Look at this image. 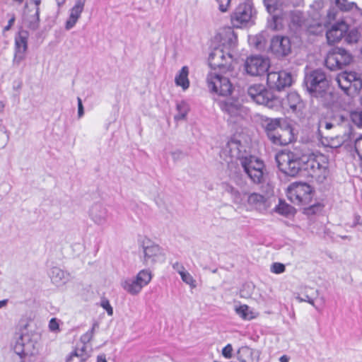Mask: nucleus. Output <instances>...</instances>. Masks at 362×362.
Masks as SVG:
<instances>
[{
    "mask_svg": "<svg viewBox=\"0 0 362 362\" xmlns=\"http://www.w3.org/2000/svg\"><path fill=\"white\" fill-rule=\"evenodd\" d=\"M352 61V56L346 50L336 47L331 50L325 59V64L330 70L341 69Z\"/></svg>",
    "mask_w": 362,
    "mask_h": 362,
    "instance_id": "obj_12",
    "label": "nucleus"
},
{
    "mask_svg": "<svg viewBox=\"0 0 362 362\" xmlns=\"http://www.w3.org/2000/svg\"><path fill=\"white\" fill-rule=\"evenodd\" d=\"M354 148L360 160H362V135L356 139L354 141Z\"/></svg>",
    "mask_w": 362,
    "mask_h": 362,
    "instance_id": "obj_45",
    "label": "nucleus"
},
{
    "mask_svg": "<svg viewBox=\"0 0 362 362\" xmlns=\"http://www.w3.org/2000/svg\"><path fill=\"white\" fill-rule=\"evenodd\" d=\"M172 267L180 275L186 270L184 265L179 262L173 263Z\"/></svg>",
    "mask_w": 362,
    "mask_h": 362,
    "instance_id": "obj_50",
    "label": "nucleus"
},
{
    "mask_svg": "<svg viewBox=\"0 0 362 362\" xmlns=\"http://www.w3.org/2000/svg\"><path fill=\"white\" fill-rule=\"evenodd\" d=\"M269 66V59L260 55L249 57L245 62L246 72L253 76L264 74L268 71Z\"/></svg>",
    "mask_w": 362,
    "mask_h": 362,
    "instance_id": "obj_13",
    "label": "nucleus"
},
{
    "mask_svg": "<svg viewBox=\"0 0 362 362\" xmlns=\"http://www.w3.org/2000/svg\"><path fill=\"white\" fill-rule=\"evenodd\" d=\"M152 279L151 273L146 269L140 271L135 278H127L122 281L121 286L131 295H137Z\"/></svg>",
    "mask_w": 362,
    "mask_h": 362,
    "instance_id": "obj_8",
    "label": "nucleus"
},
{
    "mask_svg": "<svg viewBox=\"0 0 362 362\" xmlns=\"http://www.w3.org/2000/svg\"><path fill=\"white\" fill-rule=\"evenodd\" d=\"M351 121L358 127H362V111H354L350 115Z\"/></svg>",
    "mask_w": 362,
    "mask_h": 362,
    "instance_id": "obj_41",
    "label": "nucleus"
},
{
    "mask_svg": "<svg viewBox=\"0 0 362 362\" xmlns=\"http://www.w3.org/2000/svg\"><path fill=\"white\" fill-rule=\"evenodd\" d=\"M110 213L107 206L101 203L93 204L89 209V216L91 221L97 226L105 225Z\"/></svg>",
    "mask_w": 362,
    "mask_h": 362,
    "instance_id": "obj_21",
    "label": "nucleus"
},
{
    "mask_svg": "<svg viewBox=\"0 0 362 362\" xmlns=\"http://www.w3.org/2000/svg\"><path fill=\"white\" fill-rule=\"evenodd\" d=\"M144 264L152 265L158 262L163 256L161 248L150 240L143 242Z\"/></svg>",
    "mask_w": 362,
    "mask_h": 362,
    "instance_id": "obj_20",
    "label": "nucleus"
},
{
    "mask_svg": "<svg viewBox=\"0 0 362 362\" xmlns=\"http://www.w3.org/2000/svg\"><path fill=\"white\" fill-rule=\"evenodd\" d=\"M247 94L257 104L271 106L272 95L266 89L264 86L262 84L250 86L248 88Z\"/></svg>",
    "mask_w": 362,
    "mask_h": 362,
    "instance_id": "obj_19",
    "label": "nucleus"
},
{
    "mask_svg": "<svg viewBox=\"0 0 362 362\" xmlns=\"http://www.w3.org/2000/svg\"><path fill=\"white\" fill-rule=\"evenodd\" d=\"M332 126H333L332 124L329 123V122H327L326 124H325V127L327 129H331L332 127Z\"/></svg>",
    "mask_w": 362,
    "mask_h": 362,
    "instance_id": "obj_58",
    "label": "nucleus"
},
{
    "mask_svg": "<svg viewBox=\"0 0 362 362\" xmlns=\"http://www.w3.org/2000/svg\"><path fill=\"white\" fill-rule=\"evenodd\" d=\"M97 362H107L105 355H100L98 356Z\"/></svg>",
    "mask_w": 362,
    "mask_h": 362,
    "instance_id": "obj_55",
    "label": "nucleus"
},
{
    "mask_svg": "<svg viewBox=\"0 0 362 362\" xmlns=\"http://www.w3.org/2000/svg\"><path fill=\"white\" fill-rule=\"evenodd\" d=\"M292 83V76L285 71H270L267 74V84L271 88L281 90L289 87Z\"/></svg>",
    "mask_w": 362,
    "mask_h": 362,
    "instance_id": "obj_17",
    "label": "nucleus"
},
{
    "mask_svg": "<svg viewBox=\"0 0 362 362\" xmlns=\"http://www.w3.org/2000/svg\"><path fill=\"white\" fill-rule=\"evenodd\" d=\"M307 90L315 97L322 96L329 87L325 74L320 69L315 70L305 76Z\"/></svg>",
    "mask_w": 362,
    "mask_h": 362,
    "instance_id": "obj_5",
    "label": "nucleus"
},
{
    "mask_svg": "<svg viewBox=\"0 0 362 362\" xmlns=\"http://www.w3.org/2000/svg\"><path fill=\"white\" fill-rule=\"evenodd\" d=\"M240 144L239 141L236 140H231L228 143V146L230 150L232 151V156H238L239 154V146Z\"/></svg>",
    "mask_w": 362,
    "mask_h": 362,
    "instance_id": "obj_43",
    "label": "nucleus"
},
{
    "mask_svg": "<svg viewBox=\"0 0 362 362\" xmlns=\"http://www.w3.org/2000/svg\"><path fill=\"white\" fill-rule=\"evenodd\" d=\"M337 81L339 86L349 95L357 94L362 88V80L355 72H343L338 75Z\"/></svg>",
    "mask_w": 362,
    "mask_h": 362,
    "instance_id": "obj_9",
    "label": "nucleus"
},
{
    "mask_svg": "<svg viewBox=\"0 0 362 362\" xmlns=\"http://www.w3.org/2000/svg\"><path fill=\"white\" fill-rule=\"evenodd\" d=\"M218 4V8L221 12H226L230 4V0H216Z\"/></svg>",
    "mask_w": 362,
    "mask_h": 362,
    "instance_id": "obj_49",
    "label": "nucleus"
},
{
    "mask_svg": "<svg viewBox=\"0 0 362 362\" xmlns=\"http://www.w3.org/2000/svg\"><path fill=\"white\" fill-rule=\"evenodd\" d=\"M275 159L279 170L289 176L296 175L303 168V156L293 151H281Z\"/></svg>",
    "mask_w": 362,
    "mask_h": 362,
    "instance_id": "obj_4",
    "label": "nucleus"
},
{
    "mask_svg": "<svg viewBox=\"0 0 362 362\" xmlns=\"http://www.w3.org/2000/svg\"><path fill=\"white\" fill-rule=\"evenodd\" d=\"M86 2V0H75L74 5L69 11V16L65 24L66 30H71L75 26L83 11Z\"/></svg>",
    "mask_w": 362,
    "mask_h": 362,
    "instance_id": "obj_23",
    "label": "nucleus"
},
{
    "mask_svg": "<svg viewBox=\"0 0 362 362\" xmlns=\"http://www.w3.org/2000/svg\"><path fill=\"white\" fill-rule=\"evenodd\" d=\"M253 16L251 5L240 4L231 16V23L234 27L240 28L252 22Z\"/></svg>",
    "mask_w": 362,
    "mask_h": 362,
    "instance_id": "obj_15",
    "label": "nucleus"
},
{
    "mask_svg": "<svg viewBox=\"0 0 362 362\" xmlns=\"http://www.w3.org/2000/svg\"><path fill=\"white\" fill-rule=\"evenodd\" d=\"M264 5L267 11L272 14L279 10V7L281 6V4L276 2L274 0H264Z\"/></svg>",
    "mask_w": 362,
    "mask_h": 362,
    "instance_id": "obj_40",
    "label": "nucleus"
},
{
    "mask_svg": "<svg viewBox=\"0 0 362 362\" xmlns=\"http://www.w3.org/2000/svg\"><path fill=\"white\" fill-rule=\"evenodd\" d=\"M226 37L228 40L229 48H234L237 44V37L234 32L231 30H228L226 33Z\"/></svg>",
    "mask_w": 362,
    "mask_h": 362,
    "instance_id": "obj_42",
    "label": "nucleus"
},
{
    "mask_svg": "<svg viewBox=\"0 0 362 362\" xmlns=\"http://www.w3.org/2000/svg\"><path fill=\"white\" fill-rule=\"evenodd\" d=\"M49 327L52 331H56L59 329V324L55 318H52L50 320L49 323Z\"/></svg>",
    "mask_w": 362,
    "mask_h": 362,
    "instance_id": "obj_52",
    "label": "nucleus"
},
{
    "mask_svg": "<svg viewBox=\"0 0 362 362\" xmlns=\"http://www.w3.org/2000/svg\"><path fill=\"white\" fill-rule=\"evenodd\" d=\"M347 30L348 25L343 21L333 25L326 33L328 43L334 44L339 42Z\"/></svg>",
    "mask_w": 362,
    "mask_h": 362,
    "instance_id": "obj_24",
    "label": "nucleus"
},
{
    "mask_svg": "<svg viewBox=\"0 0 362 362\" xmlns=\"http://www.w3.org/2000/svg\"><path fill=\"white\" fill-rule=\"evenodd\" d=\"M6 303V300H1L0 301V308H1L2 306L5 305Z\"/></svg>",
    "mask_w": 362,
    "mask_h": 362,
    "instance_id": "obj_59",
    "label": "nucleus"
},
{
    "mask_svg": "<svg viewBox=\"0 0 362 362\" xmlns=\"http://www.w3.org/2000/svg\"><path fill=\"white\" fill-rule=\"evenodd\" d=\"M29 33L27 30H21L15 36L14 57L13 63L19 65L25 59V54L28 50Z\"/></svg>",
    "mask_w": 362,
    "mask_h": 362,
    "instance_id": "obj_16",
    "label": "nucleus"
},
{
    "mask_svg": "<svg viewBox=\"0 0 362 362\" xmlns=\"http://www.w3.org/2000/svg\"><path fill=\"white\" fill-rule=\"evenodd\" d=\"M100 306L107 311V313L109 316H112L113 315V308L107 299H102L100 302Z\"/></svg>",
    "mask_w": 362,
    "mask_h": 362,
    "instance_id": "obj_46",
    "label": "nucleus"
},
{
    "mask_svg": "<svg viewBox=\"0 0 362 362\" xmlns=\"http://www.w3.org/2000/svg\"><path fill=\"white\" fill-rule=\"evenodd\" d=\"M15 22V17L13 16L8 22V24L4 28V32L8 31L11 29V28L13 26V23Z\"/></svg>",
    "mask_w": 362,
    "mask_h": 362,
    "instance_id": "obj_53",
    "label": "nucleus"
},
{
    "mask_svg": "<svg viewBox=\"0 0 362 362\" xmlns=\"http://www.w3.org/2000/svg\"><path fill=\"white\" fill-rule=\"evenodd\" d=\"M59 7L62 6L66 1V0H56Z\"/></svg>",
    "mask_w": 362,
    "mask_h": 362,
    "instance_id": "obj_56",
    "label": "nucleus"
},
{
    "mask_svg": "<svg viewBox=\"0 0 362 362\" xmlns=\"http://www.w3.org/2000/svg\"><path fill=\"white\" fill-rule=\"evenodd\" d=\"M86 355L83 349L74 350L66 358V362H85Z\"/></svg>",
    "mask_w": 362,
    "mask_h": 362,
    "instance_id": "obj_34",
    "label": "nucleus"
},
{
    "mask_svg": "<svg viewBox=\"0 0 362 362\" xmlns=\"http://www.w3.org/2000/svg\"><path fill=\"white\" fill-rule=\"evenodd\" d=\"M260 351L247 346H241L237 351V358L239 362H258Z\"/></svg>",
    "mask_w": 362,
    "mask_h": 362,
    "instance_id": "obj_25",
    "label": "nucleus"
},
{
    "mask_svg": "<svg viewBox=\"0 0 362 362\" xmlns=\"http://www.w3.org/2000/svg\"><path fill=\"white\" fill-rule=\"evenodd\" d=\"M222 110L226 112L230 117H235L240 115L241 106L237 102L227 100L222 105Z\"/></svg>",
    "mask_w": 362,
    "mask_h": 362,
    "instance_id": "obj_31",
    "label": "nucleus"
},
{
    "mask_svg": "<svg viewBox=\"0 0 362 362\" xmlns=\"http://www.w3.org/2000/svg\"><path fill=\"white\" fill-rule=\"evenodd\" d=\"M323 7L324 2L322 0L315 1L310 6V16H312V18L313 19L314 21L313 24V26H320L322 24L326 25V24L329 23L335 19L337 14V11L334 8H332L327 13V20H321V10L322 9Z\"/></svg>",
    "mask_w": 362,
    "mask_h": 362,
    "instance_id": "obj_18",
    "label": "nucleus"
},
{
    "mask_svg": "<svg viewBox=\"0 0 362 362\" xmlns=\"http://www.w3.org/2000/svg\"><path fill=\"white\" fill-rule=\"evenodd\" d=\"M303 168L318 182H323L329 176V159L322 153L303 155Z\"/></svg>",
    "mask_w": 362,
    "mask_h": 362,
    "instance_id": "obj_3",
    "label": "nucleus"
},
{
    "mask_svg": "<svg viewBox=\"0 0 362 362\" xmlns=\"http://www.w3.org/2000/svg\"><path fill=\"white\" fill-rule=\"evenodd\" d=\"M318 296V291L317 290H313L311 288H306L305 289V292L300 294H298L296 298L299 302H307L313 307H315V302L313 300L314 297H317Z\"/></svg>",
    "mask_w": 362,
    "mask_h": 362,
    "instance_id": "obj_29",
    "label": "nucleus"
},
{
    "mask_svg": "<svg viewBox=\"0 0 362 362\" xmlns=\"http://www.w3.org/2000/svg\"><path fill=\"white\" fill-rule=\"evenodd\" d=\"M290 358L286 355H283L280 357L279 361L280 362H288Z\"/></svg>",
    "mask_w": 362,
    "mask_h": 362,
    "instance_id": "obj_54",
    "label": "nucleus"
},
{
    "mask_svg": "<svg viewBox=\"0 0 362 362\" xmlns=\"http://www.w3.org/2000/svg\"><path fill=\"white\" fill-rule=\"evenodd\" d=\"M98 327L99 324L97 322H95L93 324L92 328L81 337V342L84 344L90 342L93 337L95 329Z\"/></svg>",
    "mask_w": 362,
    "mask_h": 362,
    "instance_id": "obj_38",
    "label": "nucleus"
},
{
    "mask_svg": "<svg viewBox=\"0 0 362 362\" xmlns=\"http://www.w3.org/2000/svg\"><path fill=\"white\" fill-rule=\"evenodd\" d=\"M287 197L295 204H309L312 200L311 187L306 183H292L288 187Z\"/></svg>",
    "mask_w": 362,
    "mask_h": 362,
    "instance_id": "obj_7",
    "label": "nucleus"
},
{
    "mask_svg": "<svg viewBox=\"0 0 362 362\" xmlns=\"http://www.w3.org/2000/svg\"><path fill=\"white\" fill-rule=\"evenodd\" d=\"M334 3L338 8L342 11H349L354 7L358 8L356 4L347 0H335Z\"/></svg>",
    "mask_w": 362,
    "mask_h": 362,
    "instance_id": "obj_37",
    "label": "nucleus"
},
{
    "mask_svg": "<svg viewBox=\"0 0 362 362\" xmlns=\"http://www.w3.org/2000/svg\"><path fill=\"white\" fill-rule=\"evenodd\" d=\"M176 110L177 112L175 115L174 119L175 121L185 119L189 111V106L187 103L185 101H180L176 105Z\"/></svg>",
    "mask_w": 362,
    "mask_h": 362,
    "instance_id": "obj_33",
    "label": "nucleus"
},
{
    "mask_svg": "<svg viewBox=\"0 0 362 362\" xmlns=\"http://www.w3.org/2000/svg\"><path fill=\"white\" fill-rule=\"evenodd\" d=\"M233 346L230 344H228L223 349H222V355L226 358H232V353H233Z\"/></svg>",
    "mask_w": 362,
    "mask_h": 362,
    "instance_id": "obj_48",
    "label": "nucleus"
},
{
    "mask_svg": "<svg viewBox=\"0 0 362 362\" xmlns=\"http://www.w3.org/2000/svg\"><path fill=\"white\" fill-rule=\"evenodd\" d=\"M235 310L236 314L245 320H251L257 315V313L247 305H241L239 307H236Z\"/></svg>",
    "mask_w": 362,
    "mask_h": 362,
    "instance_id": "obj_30",
    "label": "nucleus"
},
{
    "mask_svg": "<svg viewBox=\"0 0 362 362\" xmlns=\"http://www.w3.org/2000/svg\"><path fill=\"white\" fill-rule=\"evenodd\" d=\"M290 24L289 25L293 28H298L304 25L306 28H310L313 23L305 19L304 14L298 10H294L289 13Z\"/></svg>",
    "mask_w": 362,
    "mask_h": 362,
    "instance_id": "obj_26",
    "label": "nucleus"
},
{
    "mask_svg": "<svg viewBox=\"0 0 362 362\" xmlns=\"http://www.w3.org/2000/svg\"><path fill=\"white\" fill-rule=\"evenodd\" d=\"M32 1L35 4L36 8H39L40 4H41V0H32Z\"/></svg>",
    "mask_w": 362,
    "mask_h": 362,
    "instance_id": "obj_57",
    "label": "nucleus"
},
{
    "mask_svg": "<svg viewBox=\"0 0 362 362\" xmlns=\"http://www.w3.org/2000/svg\"><path fill=\"white\" fill-rule=\"evenodd\" d=\"M288 19H286V21H288V20L290 21L289 19V15L287 16H285Z\"/></svg>",
    "mask_w": 362,
    "mask_h": 362,
    "instance_id": "obj_60",
    "label": "nucleus"
},
{
    "mask_svg": "<svg viewBox=\"0 0 362 362\" xmlns=\"http://www.w3.org/2000/svg\"><path fill=\"white\" fill-rule=\"evenodd\" d=\"M291 210V207L288 204L281 202H280L279 204L276 207V212L284 215L290 214Z\"/></svg>",
    "mask_w": 362,
    "mask_h": 362,
    "instance_id": "obj_44",
    "label": "nucleus"
},
{
    "mask_svg": "<svg viewBox=\"0 0 362 362\" xmlns=\"http://www.w3.org/2000/svg\"><path fill=\"white\" fill-rule=\"evenodd\" d=\"M240 163L245 173L254 183L259 184L264 181V164L262 160L250 156L240 158Z\"/></svg>",
    "mask_w": 362,
    "mask_h": 362,
    "instance_id": "obj_6",
    "label": "nucleus"
},
{
    "mask_svg": "<svg viewBox=\"0 0 362 362\" xmlns=\"http://www.w3.org/2000/svg\"><path fill=\"white\" fill-rule=\"evenodd\" d=\"M264 124L267 134L274 144L285 146L293 141V130L285 119L267 118Z\"/></svg>",
    "mask_w": 362,
    "mask_h": 362,
    "instance_id": "obj_2",
    "label": "nucleus"
},
{
    "mask_svg": "<svg viewBox=\"0 0 362 362\" xmlns=\"http://www.w3.org/2000/svg\"><path fill=\"white\" fill-rule=\"evenodd\" d=\"M77 102H78V118H81L84 115V110H83V106L82 104V100L79 97L77 98Z\"/></svg>",
    "mask_w": 362,
    "mask_h": 362,
    "instance_id": "obj_51",
    "label": "nucleus"
},
{
    "mask_svg": "<svg viewBox=\"0 0 362 362\" xmlns=\"http://www.w3.org/2000/svg\"><path fill=\"white\" fill-rule=\"evenodd\" d=\"M189 69L187 66H183L175 78V84L182 87V90H187L189 86L188 79Z\"/></svg>",
    "mask_w": 362,
    "mask_h": 362,
    "instance_id": "obj_28",
    "label": "nucleus"
},
{
    "mask_svg": "<svg viewBox=\"0 0 362 362\" xmlns=\"http://www.w3.org/2000/svg\"><path fill=\"white\" fill-rule=\"evenodd\" d=\"M285 17L279 16L277 13L274 14L272 21L268 22V27L273 30H279L284 27V19Z\"/></svg>",
    "mask_w": 362,
    "mask_h": 362,
    "instance_id": "obj_36",
    "label": "nucleus"
},
{
    "mask_svg": "<svg viewBox=\"0 0 362 362\" xmlns=\"http://www.w3.org/2000/svg\"><path fill=\"white\" fill-rule=\"evenodd\" d=\"M284 104L287 105L293 111H296L301 107V100L300 95L296 92H291L287 95Z\"/></svg>",
    "mask_w": 362,
    "mask_h": 362,
    "instance_id": "obj_32",
    "label": "nucleus"
},
{
    "mask_svg": "<svg viewBox=\"0 0 362 362\" xmlns=\"http://www.w3.org/2000/svg\"><path fill=\"white\" fill-rule=\"evenodd\" d=\"M180 277L182 281L189 285L190 288H194L197 287L196 280L187 270L180 274Z\"/></svg>",
    "mask_w": 362,
    "mask_h": 362,
    "instance_id": "obj_39",
    "label": "nucleus"
},
{
    "mask_svg": "<svg viewBox=\"0 0 362 362\" xmlns=\"http://www.w3.org/2000/svg\"><path fill=\"white\" fill-rule=\"evenodd\" d=\"M285 269V265L279 262H275L271 267V272L274 274H281Z\"/></svg>",
    "mask_w": 362,
    "mask_h": 362,
    "instance_id": "obj_47",
    "label": "nucleus"
},
{
    "mask_svg": "<svg viewBox=\"0 0 362 362\" xmlns=\"http://www.w3.org/2000/svg\"><path fill=\"white\" fill-rule=\"evenodd\" d=\"M13 351L18 356L15 362H25L28 356L33 355L36 351V341L33 340L28 334L21 335L15 341Z\"/></svg>",
    "mask_w": 362,
    "mask_h": 362,
    "instance_id": "obj_11",
    "label": "nucleus"
},
{
    "mask_svg": "<svg viewBox=\"0 0 362 362\" xmlns=\"http://www.w3.org/2000/svg\"><path fill=\"white\" fill-rule=\"evenodd\" d=\"M221 188L223 192L228 194L232 202L239 208H246L247 211L255 210L262 212L269 206L267 198L259 193L240 192L228 182H223Z\"/></svg>",
    "mask_w": 362,
    "mask_h": 362,
    "instance_id": "obj_1",
    "label": "nucleus"
},
{
    "mask_svg": "<svg viewBox=\"0 0 362 362\" xmlns=\"http://www.w3.org/2000/svg\"><path fill=\"white\" fill-rule=\"evenodd\" d=\"M49 276L52 283L57 286L64 285L70 279L69 273L57 267L51 269Z\"/></svg>",
    "mask_w": 362,
    "mask_h": 362,
    "instance_id": "obj_27",
    "label": "nucleus"
},
{
    "mask_svg": "<svg viewBox=\"0 0 362 362\" xmlns=\"http://www.w3.org/2000/svg\"><path fill=\"white\" fill-rule=\"evenodd\" d=\"M270 49L279 57L286 56L291 51V41L287 37L275 36L271 40Z\"/></svg>",
    "mask_w": 362,
    "mask_h": 362,
    "instance_id": "obj_22",
    "label": "nucleus"
},
{
    "mask_svg": "<svg viewBox=\"0 0 362 362\" xmlns=\"http://www.w3.org/2000/svg\"><path fill=\"white\" fill-rule=\"evenodd\" d=\"M206 82L210 91L219 95L227 96L232 92L233 86L228 78L215 71L208 74Z\"/></svg>",
    "mask_w": 362,
    "mask_h": 362,
    "instance_id": "obj_10",
    "label": "nucleus"
},
{
    "mask_svg": "<svg viewBox=\"0 0 362 362\" xmlns=\"http://www.w3.org/2000/svg\"><path fill=\"white\" fill-rule=\"evenodd\" d=\"M233 62L232 54L220 48L214 49L209 57V64L214 69L218 68L224 71H230L232 69Z\"/></svg>",
    "mask_w": 362,
    "mask_h": 362,
    "instance_id": "obj_14",
    "label": "nucleus"
},
{
    "mask_svg": "<svg viewBox=\"0 0 362 362\" xmlns=\"http://www.w3.org/2000/svg\"><path fill=\"white\" fill-rule=\"evenodd\" d=\"M25 21L30 30H37L40 25V8H37L34 15L26 18Z\"/></svg>",
    "mask_w": 362,
    "mask_h": 362,
    "instance_id": "obj_35",
    "label": "nucleus"
}]
</instances>
